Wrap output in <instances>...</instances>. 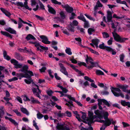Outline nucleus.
Masks as SVG:
<instances>
[{"mask_svg": "<svg viewBox=\"0 0 130 130\" xmlns=\"http://www.w3.org/2000/svg\"><path fill=\"white\" fill-rule=\"evenodd\" d=\"M28 43L30 44H32L35 45V46L37 48V51H39L41 52L43 51L48 50L47 47H45L40 45L39 42L35 41L34 42L32 41H30Z\"/></svg>", "mask_w": 130, "mask_h": 130, "instance_id": "f257e3e1", "label": "nucleus"}, {"mask_svg": "<svg viewBox=\"0 0 130 130\" xmlns=\"http://www.w3.org/2000/svg\"><path fill=\"white\" fill-rule=\"evenodd\" d=\"M109 116V114L108 112L107 111H103L102 112V118H101L100 119H104L106 120L105 123L104 124L106 126H109L111 124V123L110 121L111 120H110L108 118V117Z\"/></svg>", "mask_w": 130, "mask_h": 130, "instance_id": "f03ea898", "label": "nucleus"}, {"mask_svg": "<svg viewBox=\"0 0 130 130\" xmlns=\"http://www.w3.org/2000/svg\"><path fill=\"white\" fill-rule=\"evenodd\" d=\"M77 18L84 22V28H88L89 27L88 21L86 20L85 17L82 13L80 14L79 16L77 17Z\"/></svg>", "mask_w": 130, "mask_h": 130, "instance_id": "7ed1b4c3", "label": "nucleus"}, {"mask_svg": "<svg viewBox=\"0 0 130 130\" xmlns=\"http://www.w3.org/2000/svg\"><path fill=\"white\" fill-rule=\"evenodd\" d=\"M116 36H115L114 40L117 42L120 43H123L127 40L128 38H122L119 35L116 34Z\"/></svg>", "mask_w": 130, "mask_h": 130, "instance_id": "20e7f679", "label": "nucleus"}, {"mask_svg": "<svg viewBox=\"0 0 130 130\" xmlns=\"http://www.w3.org/2000/svg\"><path fill=\"white\" fill-rule=\"evenodd\" d=\"M22 67V69L20 70L19 71H20L24 73H27V74H33V73L32 71L28 70V67L26 65H24Z\"/></svg>", "mask_w": 130, "mask_h": 130, "instance_id": "39448f33", "label": "nucleus"}, {"mask_svg": "<svg viewBox=\"0 0 130 130\" xmlns=\"http://www.w3.org/2000/svg\"><path fill=\"white\" fill-rule=\"evenodd\" d=\"M98 102V105H101L102 104V102H103L105 105L107 106L108 107H110V105L108 101L104 99H99L97 100Z\"/></svg>", "mask_w": 130, "mask_h": 130, "instance_id": "423d86ee", "label": "nucleus"}, {"mask_svg": "<svg viewBox=\"0 0 130 130\" xmlns=\"http://www.w3.org/2000/svg\"><path fill=\"white\" fill-rule=\"evenodd\" d=\"M59 65L60 68V71L66 75L68 76V73L66 71V68L64 66L63 64L61 63H59Z\"/></svg>", "mask_w": 130, "mask_h": 130, "instance_id": "0eeeda50", "label": "nucleus"}, {"mask_svg": "<svg viewBox=\"0 0 130 130\" xmlns=\"http://www.w3.org/2000/svg\"><path fill=\"white\" fill-rule=\"evenodd\" d=\"M40 37L42 39L41 41L43 43L45 44H50L51 42L48 40V39L47 37L44 35H41Z\"/></svg>", "mask_w": 130, "mask_h": 130, "instance_id": "6e6552de", "label": "nucleus"}, {"mask_svg": "<svg viewBox=\"0 0 130 130\" xmlns=\"http://www.w3.org/2000/svg\"><path fill=\"white\" fill-rule=\"evenodd\" d=\"M62 6L63 8H65L66 11L68 13H71L73 11V8L69 6L68 4L64 6L62 5Z\"/></svg>", "mask_w": 130, "mask_h": 130, "instance_id": "1a4fd4ad", "label": "nucleus"}, {"mask_svg": "<svg viewBox=\"0 0 130 130\" xmlns=\"http://www.w3.org/2000/svg\"><path fill=\"white\" fill-rule=\"evenodd\" d=\"M32 75V74L31 75V74H29L28 76H27V77L26 78H28V80L26 79H24V82L27 84H30L31 83L33 82V80L31 78V76H34V74H33Z\"/></svg>", "mask_w": 130, "mask_h": 130, "instance_id": "9d476101", "label": "nucleus"}, {"mask_svg": "<svg viewBox=\"0 0 130 130\" xmlns=\"http://www.w3.org/2000/svg\"><path fill=\"white\" fill-rule=\"evenodd\" d=\"M0 9L1 11L4 13L9 18L10 17V16L11 15V14L10 12H8L4 8H0Z\"/></svg>", "mask_w": 130, "mask_h": 130, "instance_id": "9b49d317", "label": "nucleus"}, {"mask_svg": "<svg viewBox=\"0 0 130 130\" xmlns=\"http://www.w3.org/2000/svg\"><path fill=\"white\" fill-rule=\"evenodd\" d=\"M47 7L48 8V11L49 13L54 14H56V11L53 7H51L49 5H47Z\"/></svg>", "mask_w": 130, "mask_h": 130, "instance_id": "f8f14e48", "label": "nucleus"}, {"mask_svg": "<svg viewBox=\"0 0 130 130\" xmlns=\"http://www.w3.org/2000/svg\"><path fill=\"white\" fill-rule=\"evenodd\" d=\"M5 30L11 34L15 35L17 34L16 31L10 27L6 28L5 29Z\"/></svg>", "mask_w": 130, "mask_h": 130, "instance_id": "ddd939ff", "label": "nucleus"}, {"mask_svg": "<svg viewBox=\"0 0 130 130\" xmlns=\"http://www.w3.org/2000/svg\"><path fill=\"white\" fill-rule=\"evenodd\" d=\"M102 112L100 111L99 110H95L94 112L95 114L97 116L98 118L100 119L101 118H102Z\"/></svg>", "mask_w": 130, "mask_h": 130, "instance_id": "4468645a", "label": "nucleus"}, {"mask_svg": "<svg viewBox=\"0 0 130 130\" xmlns=\"http://www.w3.org/2000/svg\"><path fill=\"white\" fill-rule=\"evenodd\" d=\"M0 32L3 35L7 37H9L11 39L12 38L13 35L10 34L9 33L7 32L1 31H0Z\"/></svg>", "mask_w": 130, "mask_h": 130, "instance_id": "2eb2a0df", "label": "nucleus"}, {"mask_svg": "<svg viewBox=\"0 0 130 130\" xmlns=\"http://www.w3.org/2000/svg\"><path fill=\"white\" fill-rule=\"evenodd\" d=\"M121 104L124 106H127L129 108H130V103L129 102H126L125 101L122 100L121 101Z\"/></svg>", "mask_w": 130, "mask_h": 130, "instance_id": "dca6fc26", "label": "nucleus"}, {"mask_svg": "<svg viewBox=\"0 0 130 130\" xmlns=\"http://www.w3.org/2000/svg\"><path fill=\"white\" fill-rule=\"evenodd\" d=\"M89 62L91 64V65H90V66H91V67L90 68V70L92 69L94 67H96V66L99 67L98 63L96 62H92L91 61H89Z\"/></svg>", "mask_w": 130, "mask_h": 130, "instance_id": "f3484780", "label": "nucleus"}, {"mask_svg": "<svg viewBox=\"0 0 130 130\" xmlns=\"http://www.w3.org/2000/svg\"><path fill=\"white\" fill-rule=\"evenodd\" d=\"M67 29L69 31L73 32H74L75 31L74 29V26H72L71 24H70L69 25H68L66 27Z\"/></svg>", "mask_w": 130, "mask_h": 130, "instance_id": "a211bd4d", "label": "nucleus"}, {"mask_svg": "<svg viewBox=\"0 0 130 130\" xmlns=\"http://www.w3.org/2000/svg\"><path fill=\"white\" fill-rule=\"evenodd\" d=\"M5 118L6 119H8L13 124L15 125H17L18 124L15 121L12 119L10 117H8L7 116L5 117Z\"/></svg>", "mask_w": 130, "mask_h": 130, "instance_id": "6ab92c4d", "label": "nucleus"}, {"mask_svg": "<svg viewBox=\"0 0 130 130\" xmlns=\"http://www.w3.org/2000/svg\"><path fill=\"white\" fill-rule=\"evenodd\" d=\"M107 51L108 52H112V54L113 55H115L117 53L116 51L112 48L110 47H108L107 50Z\"/></svg>", "mask_w": 130, "mask_h": 130, "instance_id": "aec40b11", "label": "nucleus"}, {"mask_svg": "<svg viewBox=\"0 0 130 130\" xmlns=\"http://www.w3.org/2000/svg\"><path fill=\"white\" fill-rule=\"evenodd\" d=\"M25 39L27 41L31 39L34 40H36V38L35 37L32 35L29 34H28L25 38Z\"/></svg>", "mask_w": 130, "mask_h": 130, "instance_id": "412c9836", "label": "nucleus"}, {"mask_svg": "<svg viewBox=\"0 0 130 130\" xmlns=\"http://www.w3.org/2000/svg\"><path fill=\"white\" fill-rule=\"evenodd\" d=\"M63 62L65 63L68 66H70L76 72H77L79 71L78 69L76 68L73 64H70L67 62V61H64Z\"/></svg>", "mask_w": 130, "mask_h": 130, "instance_id": "4be33fe9", "label": "nucleus"}, {"mask_svg": "<svg viewBox=\"0 0 130 130\" xmlns=\"http://www.w3.org/2000/svg\"><path fill=\"white\" fill-rule=\"evenodd\" d=\"M24 74L22 73H21L19 74H17V77H21L23 78L24 77L26 78L27 77V76H28L29 74H27V73H24Z\"/></svg>", "mask_w": 130, "mask_h": 130, "instance_id": "5701e85b", "label": "nucleus"}, {"mask_svg": "<svg viewBox=\"0 0 130 130\" xmlns=\"http://www.w3.org/2000/svg\"><path fill=\"white\" fill-rule=\"evenodd\" d=\"M15 57L18 60H21L23 59V58L21 55L19 53L17 52H15Z\"/></svg>", "mask_w": 130, "mask_h": 130, "instance_id": "b1692460", "label": "nucleus"}, {"mask_svg": "<svg viewBox=\"0 0 130 130\" xmlns=\"http://www.w3.org/2000/svg\"><path fill=\"white\" fill-rule=\"evenodd\" d=\"M32 104H40V102L36 99H35L33 97H31L30 98Z\"/></svg>", "mask_w": 130, "mask_h": 130, "instance_id": "393cba45", "label": "nucleus"}, {"mask_svg": "<svg viewBox=\"0 0 130 130\" xmlns=\"http://www.w3.org/2000/svg\"><path fill=\"white\" fill-rule=\"evenodd\" d=\"M64 125V124H61V123L60 124L59 123H58L57 124L56 128L59 130H62Z\"/></svg>", "mask_w": 130, "mask_h": 130, "instance_id": "a878e982", "label": "nucleus"}, {"mask_svg": "<svg viewBox=\"0 0 130 130\" xmlns=\"http://www.w3.org/2000/svg\"><path fill=\"white\" fill-rule=\"evenodd\" d=\"M23 7H24L26 9H28L30 11L32 10L31 8H29L28 5V2L27 1H25L24 3V4L23 3Z\"/></svg>", "mask_w": 130, "mask_h": 130, "instance_id": "bb28decb", "label": "nucleus"}, {"mask_svg": "<svg viewBox=\"0 0 130 130\" xmlns=\"http://www.w3.org/2000/svg\"><path fill=\"white\" fill-rule=\"evenodd\" d=\"M21 111L24 113L26 114L27 115H29V113L27 110L25 108L21 107L20 108Z\"/></svg>", "mask_w": 130, "mask_h": 130, "instance_id": "cd10ccee", "label": "nucleus"}, {"mask_svg": "<svg viewBox=\"0 0 130 130\" xmlns=\"http://www.w3.org/2000/svg\"><path fill=\"white\" fill-rule=\"evenodd\" d=\"M109 47L105 46L104 43L100 44L99 46V47L100 48L103 50H105L106 51L107 47Z\"/></svg>", "mask_w": 130, "mask_h": 130, "instance_id": "c85d7f7f", "label": "nucleus"}, {"mask_svg": "<svg viewBox=\"0 0 130 130\" xmlns=\"http://www.w3.org/2000/svg\"><path fill=\"white\" fill-rule=\"evenodd\" d=\"M119 85L117 86V87L118 88V85ZM118 88H115V87H113L111 86V88H110V89L111 90V91L112 90H114V91H117V92H120L121 91V90H120V89H119L120 88H119V87H118ZM120 89H121L120 88Z\"/></svg>", "mask_w": 130, "mask_h": 130, "instance_id": "c756f323", "label": "nucleus"}, {"mask_svg": "<svg viewBox=\"0 0 130 130\" xmlns=\"http://www.w3.org/2000/svg\"><path fill=\"white\" fill-rule=\"evenodd\" d=\"M61 28H62L61 29V30H62V32L64 34H66L68 36H69L71 35V34L68 32L67 30V29H64L62 27H61Z\"/></svg>", "mask_w": 130, "mask_h": 130, "instance_id": "7c9ffc66", "label": "nucleus"}, {"mask_svg": "<svg viewBox=\"0 0 130 130\" xmlns=\"http://www.w3.org/2000/svg\"><path fill=\"white\" fill-rule=\"evenodd\" d=\"M96 74L98 75H104V74L103 72L100 70H96Z\"/></svg>", "mask_w": 130, "mask_h": 130, "instance_id": "2f4dec72", "label": "nucleus"}, {"mask_svg": "<svg viewBox=\"0 0 130 130\" xmlns=\"http://www.w3.org/2000/svg\"><path fill=\"white\" fill-rule=\"evenodd\" d=\"M93 115V112L90 111H89L88 112V116H89V118L87 119L86 120L88 122L89 121H90V118L92 117Z\"/></svg>", "mask_w": 130, "mask_h": 130, "instance_id": "473e14b6", "label": "nucleus"}, {"mask_svg": "<svg viewBox=\"0 0 130 130\" xmlns=\"http://www.w3.org/2000/svg\"><path fill=\"white\" fill-rule=\"evenodd\" d=\"M19 21L21 22L22 23L24 24H26L28 25L30 27H32V24L30 23H29L25 21H24L21 18H19Z\"/></svg>", "mask_w": 130, "mask_h": 130, "instance_id": "72a5a7b5", "label": "nucleus"}, {"mask_svg": "<svg viewBox=\"0 0 130 130\" xmlns=\"http://www.w3.org/2000/svg\"><path fill=\"white\" fill-rule=\"evenodd\" d=\"M91 41L92 43L94 44L95 45L99 43V40L98 39H94L92 40Z\"/></svg>", "mask_w": 130, "mask_h": 130, "instance_id": "f704fd0d", "label": "nucleus"}, {"mask_svg": "<svg viewBox=\"0 0 130 130\" xmlns=\"http://www.w3.org/2000/svg\"><path fill=\"white\" fill-rule=\"evenodd\" d=\"M67 102L68 103H66V105H67L68 107H74L73 104H72L73 102L72 101H67Z\"/></svg>", "mask_w": 130, "mask_h": 130, "instance_id": "c9c22d12", "label": "nucleus"}, {"mask_svg": "<svg viewBox=\"0 0 130 130\" xmlns=\"http://www.w3.org/2000/svg\"><path fill=\"white\" fill-rule=\"evenodd\" d=\"M65 52L68 55H71L72 54V53L71 52V49L69 47L68 48L67 47V49L65 50Z\"/></svg>", "mask_w": 130, "mask_h": 130, "instance_id": "e433bc0d", "label": "nucleus"}, {"mask_svg": "<svg viewBox=\"0 0 130 130\" xmlns=\"http://www.w3.org/2000/svg\"><path fill=\"white\" fill-rule=\"evenodd\" d=\"M125 17V16L124 15H123L122 17H119L117 16L115 14H114L113 16V18L120 19H122L124 18Z\"/></svg>", "mask_w": 130, "mask_h": 130, "instance_id": "4c0bfd02", "label": "nucleus"}, {"mask_svg": "<svg viewBox=\"0 0 130 130\" xmlns=\"http://www.w3.org/2000/svg\"><path fill=\"white\" fill-rule=\"evenodd\" d=\"M65 114L63 113H61V111H59L58 113H57V116L59 117L62 118L63 116H65Z\"/></svg>", "mask_w": 130, "mask_h": 130, "instance_id": "58836bf2", "label": "nucleus"}, {"mask_svg": "<svg viewBox=\"0 0 130 130\" xmlns=\"http://www.w3.org/2000/svg\"><path fill=\"white\" fill-rule=\"evenodd\" d=\"M95 31V30L92 28H89L88 30V32L89 35H91L92 34V32H94Z\"/></svg>", "mask_w": 130, "mask_h": 130, "instance_id": "ea45409f", "label": "nucleus"}, {"mask_svg": "<svg viewBox=\"0 0 130 130\" xmlns=\"http://www.w3.org/2000/svg\"><path fill=\"white\" fill-rule=\"evenodd\" d=\"M59 14L62 19H64L66 18V16L63 11H61L59 13Z\"/></svg>", "mask_w": 130, "mask_h": 130, "instance_id": "a19ab883", "label": "nucleus"}, {"mask_svg": "<svg viewBox=\"0 0 130 130\" xmlns=\"http://www.w3.org/2000/svg\"><path fill=\"white\" fill-rule=\"evenodd\" d=\"M37 118L39 119H41L44 116V115L40 113L39 111H38V113L37 114Z\"/></svg>", "mask_w": 130, "mask_h": 130, "instance_id": "79ce46f5", "label": "nucleus"}, {"mask_svg": "<svg viewBox=\"0 0 130 130\" xmlns=\"http://www.w3.org/2000/svg\"><path fill=\"white\" fill-rule=\"evenodd\" d=\"M78 22L76 20H73L72 23H71L70 24L72 25V26H77L78 24Z\"/></svg>", "mask_w": 130, "mask_h": 130, "instance_id": "37998d69", "label": "nucleus"}, {"mask_svg": "<svg viewBox=\"0 0 130 130\" xmlns=\"http://www.w3.org/2000/svg\"><path fill=\"white\" fill-rule=\"evenodd\" d=\"M120 61L122 62H124V59L125 57V56L124 54L123 53L119 56Z\"/></svg>", "mask_w": 130, "mask_h": 130, "instance_id": "c03bdc74", "label": "nucleus"}, {"mask_svg": "<svg viewBox=\"0 0 130 130\" xmlns=\"http://www.w3.org/2000/svg\"><path fill=\"white\" fill-rule=\"evenodd\" d=\"M52 2L55 4L61 5V3L60 2H58L56 0H51Z\"/></svg>", "mask_w": 130, "mask_h": 130, "instance_id": "a18cd8bd", "label": "nucleus"}, {"mask_svg": "<svg viewBox=\"0 0 130 130\" xmlns=\"http://www.w3.org/2000/svg\"><path fill=\"white\" fill-rule=\"evenodd\" d=\"M15 5H17L18 6H20L21 7H23V3L22 2H17Z\"/></svg>", "mask_w": 130, "mask_h": 130, "instance_id": "49530a36", "label": "nucleus"}, {"mask_svg": "<svg viewBox=\"0 0 130 130\" xmlns=\"http://www.w3.org/2000/svg\"><path fill=\"white\" fill-rule=\"evenodd\" d=\"M13 111L16 113L18 116H21V114L18 111L17 109L13 110Z\"/></svg>", "mask_w": 130, "mask_h": 130, "instance_id": "de8ad7c7", "label": "nucleus"}, {"mask_svg": "<svg viewBox=\"0 0 130 130\" xmlns=\"http://www.w3.org/2000/svg\"><path fill=\"white\" fill-rule=\"evenodd\" d=\"M81 112L82 114V118L84 120H86V115L85 112H83L81 111Z\"/></svg>", "mask_w": 130, "mask_h": 130, "instance_id": "09e8293b", "label": "nucleus"}, {"mask_svg": "<svg viewBox=\"0 0 130 130\" xmlns=\"http://www.w3.org/2000/svg\"><path fill=\"white\" fill-rule=\"evenodd\" d=\"M31 5L32 6H34L36 4H37L36 2V0H31Z\"/></svg>", "mask_w": 130, "mask_h": 130, "instance_id": "8fccbe9b", "label": "nucleus"}, {"mask_svg": "<svg viewBox=\"0 0 130 130\" xmlns=\"http://www.w3.org/2000/svg\"><path fill=\"white\" fill-rule=\"evenodd\" d=\"M103 95H108L109 94V92L106 90L102 91L101 92Z\"/></svg>", "mask_w": 130, "mask_h": 130, "instance_id": "3c124183", "label": "nucleus"}, {"mask_svg": "<svg viewBox=\"0 0 130 130\" xmlns=\"http://www.w3.org/2000/svg\"><path fill=\"white\" fill-rule=\"evenodd\" d=\"M113 42V38L111 37L110 39L108 41L107 43L108 45H111Z\"/></svg>", "mask_w": 130, "mask_h": 130, "instance_id": "603ef678", "label": "nucleus"}, {"mask_svg": "<svg viewBox=\"0 0 130 130\" xmlns=\"http://www.w3.org/2000/svg\"><path fill=\"white\" fill-rule=\"evenodd\" d=\"M77 29L78 30H80V31L82 33L84 34L85 33L84 31L85 29H84L83 28H80L79 27H77Z\"/></svg>", "mask_w": 130, "mask_h": 130, "instance_id": "864d4df0", "label": "nucleus"}, {"mask_svg": "<svg viewBox=\"0 0 130 130\" xmlns=\"http://www.w3.org/2000/svg\"><path fill=\"white\" fill-rule=\"evenodd\" d=\"M46 70V68L45 67H43L41 69H39V70L41 73H42L44 72Z\"/></svg>", "mask_w": 130, "mask_h": 130, "instance_id": "5fc2aeb1", "label": "nucleus"}, {"mask_svg": "<svg viewBox=\"0 0 130 130\" xmlns=\"http://www.w3.org/2000/svg\"><path fill=\"white\" fill-rule=\"evenodd\" d=\"M111 92H112L114 95L117 97L119 96V93L118 92H116L113 90H111Z\"/></svg>", "mask_w": 130, "mask_h": 130, "instance_id": "6e6d98bb", "label": "nucleus"}, {"mask_svg": "<svg viewBox=\"0 0 130 130\" xmlns=\"http://www.w3.org/2000/svg\"><path fill=\"white\" fill-rule=\"evenodd\" d=\"M112 106L113 107L117 108L119 109H121V107L117 103L114 104H112Z\"/></svg>", "mask_w": 130, "mask_h": 130, "instance_id": "4d7b16f0", "label": "nucleus"}, {"mask_svg": "<svg viewBox=\"0 0 130 130\" xmlns=\"http://www.w3.org/2000/svg\"><path fill=\"white\" fill-rule=\"evenodd\" d=\"M84 15L89 19L91 20H93V21H94L95 20L91 16L87 15L86 14H84Z\"/></svg>", "mask_w": 130, "mask_h": 130, "instance_id": "13d9d810", "label": "nucleus"}, {"mask_svg": "<svg viewBox=\"0 0 130 130\" xmlns=\"http://www.w3.org/2000/svg\"><path fill=\"white\" fill-rule=\"evenodd\" d=\"M102 34L104 37L105 36V37L106 38H108L109 37L108 34L106 32H103Z\"/></svg>", "mask_w": 130, "mask_h": 130, "instance_id": "bf43d9fd", "label": "nucleus"}, {"mask_svg": "<svg viewBox=\"0 0 130 130\" xmlns=\"http://www.w3.org/2000/svg\"><path fill=\"white\" fill-rule=\"evenodd\" d=\"M35 17L39 19L40 21H42L44 20V18L42 17H41L38 15H36Z\"/></svg>", "mask_w": 130, "mask_h": 130, "instance_id": "052dcab7", "label": "nucleus"}, {"mask_svg": "<svg viewBox=\"0 0 130 130\" xmlns=\"http://www.w3.org/2000/svg\"><path fill=\"white\" fill-rule=\"evenodd\" d=\"M46 93L48 95L50 96H51L52 94L53 93V92L52 90H50L47 91Z\"/></svg>", "mask_w": 130, "mask_h": 130, "instance_id": "680f3d73", "label": "nucleus"}, {"mask_svg": "<svg viewBox=\"0 0 130 130\" xmlns=\"http://www.w3.org/2000/svg\"><path fill=\"white\" fill-rule=\"evenodd\" d=\"M23 98L25 101H30V100L26 95L24 96H23Z\"/></svg>", "mask_w": 130, "mask_h": 130, "instance_id": "e2e57ef3", "label": "nucleus"}, {"mask_svg": "<svg viewBox=\"0 0 130 130\" xmlns=\"http://www.w3.org/2000/svg\"><path fill=\"white\" fill-rule=\"evenodd\" d=\"M70 60L73 63L76 64L77 63V61L74 59V57H73V59H70Z\"/></svg>", "mask_w": 130, "mask_h": 130, "instance_id": "0e129e2a", "label": "nucleus"}, {"mask_svg": "<svg viewBox=\"0 0 130 130\" xmlns=\"http://www.w3.org/2000/svg\"><path fill=\"white\" fill-rule=\"evenodd\" d=\"M122 123L124 127H126L130 126L129 124L128 123H126L124 122H122Z\"/></svg>", "mask_w": 130, "mask_h": 130, "instance_id": "69168bd1", "label": "nucleus"}, {"mask_svg": "<svg viewBox=\"0 0 130 130\" xmlns=\"http://www.w3.org/2000/svg\"><path fill=\"white\" fill-rule=\"evenodd\" d=\"M76 15L74 12L71 13V17L69 19L70 20L73 19L74 18V17Z\"/></svg>", "mask_w": 130, "mask_h": 130, "instance_id": "338daca9", "label": "nucleus"}, {"mask_svg": "<svg viewBox=\"0 0 130 130\" xmlns=\"http://www.w3.org/2000/svg\"><path fill=\"white\" fill-rule=\"evenodd\" d=\"M62 130H70V129L68 126L64 125Z\"/></svg>", "mask_w": 130, "mask_h": 130, "instance_id": "774afa93", "label": "nucleus"}]
</instances>
